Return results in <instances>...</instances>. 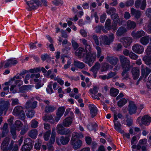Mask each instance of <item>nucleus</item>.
<instances>
[{
    "instance_id": "680f3d73",
    "label": "nucleus",
    "mask_w": 151,
    "mask_h": 151,
    "mask_svg": "<svg viewBox=\"0 0 151 151\" xmlns=\"http://www.w3.org/2000/svg\"><path fill=\"white\" fill-rule=\"evenodd\" d=\"M116 9L114 8H111L109 10L106 11V12L109 14H112L115 13Z\"/></svg>"
},
{
    "instance_id": "864d4df0",
    "label": "nucleus",
    "mask_w": 151,
    "mask_h": 151,
    "mask_svg": "<svg viewBox=\"0 0 151 151\" xmlns=\"http://www.w3.org/2000/svg\"><path fill=\"white\" fill-rule=\"evenodd\" d=\"M72 46L74 50L77 49L79 47L78 44L74 40L71 41Z\"/></svg>"
},
{
    "instance_id": "4be33fe9",
    "label": "nucleus",
    "mask_w": 151,
    "mask_h": 151,
    "mask_svg": "<svg viewBox=\"0 0 151 151\" xmlns=\"http://www.w3.org/2000/svg\"><path fill=\"white\" fill-rule=\"evenodd\" d=\"M107 61L111 64L113 65H116L118 61V59L114 57L107 56L106 57Z\"/></svg>"
},
{
    "instance_id": "de8ad7c7",
    "label": "nucleus",
    "mask_w": 151,
    "mask_h": 151,
    "mask_svg": "<svg viewBox=\"0 0 151 151\" xmlns=\"http://www.w3.org/2000/svg\"><path fill=\"white\" fill-rule=\"evenodd\" d=\"M128 115H127L126 116V117L127 118V125L128 127H130L131 126L133 123V120L131 118H129L128 117Z\"/></svg>"
},
{
    "instance_id": "bb28decb",
    "label": "nucleus",
    "mask_w": 151,
    "mask_h": 151,
    "mask_svg": "<svg viewBox=\"0 0 151 151\" xmlns=\"http://www.w3.org/2000/svg\"><path fill=\"white\" fill-rule=\"evenodd\" d=\"M38 134V131L37 129H33L29 131L28 133V136L32 138L35 139Z\"/></svg>"
},
{
    "instance_id": "58836bf2",
    "label": "nucleus",
    "mask_w": 151,
    "mask_h": 151,
    "mask_svg": "<svg viewBox=\"0 0 151 151\" xmlns=\"http://www.w3.org/2000/svg\"><path fill=\"white\" fill-rule=\"evenodd\" d=\"M100 67V64L99 62H96L94 65L91 68V70L95 72H98Z\"/></svg>"
},
{
    "instance_id": "2f4dec72",
    "label": "nucleus",
    "mask_w": 151,
    "mask_h": 151,
    "mask_svg": "<svg viewBox=\"0 0 151 151\" xmlns=\"http://www.w3.org/2000/svg\"><path fill=\"white\" fill-rule=\"evenodd\" d=\"M145 64L149 65L151 68V56L145 55L144 56L143 59Z\"/></svg>"
},
{
    "instance_id": "aec40b11",
    "label": "nucleus",
    "mask_w": 151,
    "mask_h": 151,
    "mask_svg": "<svg viewBox=\"0 0 151 151\" xmlns=\"http://www.w3.org/2000/svg\"><path fill=\"white\" fill-rule=\"evenodd\" d=\"M132 74L134 79H137L139 75V69L137 67L133 68L132 71Z\"/></svg>"
},
{
    "instance_id": "0e129e2a",
    "label": "nucleus",
    "mask_w": 151,
    "mask_h": 151,
    "mask_svg": "<svg viewBox=\"0 0 151 151\" xmlns=\"http://www.w3.org/2000/svg\"><path fill=\"white\" fill-rule=\"evenodd\" d=\"M50 57L49 55L47 54H45L44 55H42L41 56V60L43 61H44L47 59L49 58Z\"/></svg>"
},
{
    "instance_id": "f03ea898",
    "label": "nucleus",
    "mask_w": 151,
    "mask_h": 151,
    "mask_svg": "<svg viewBox=\"0 0 151 151\" xmlns=\"http://www.w3.org/2000/svg\"><path fill=\"white\" fill-rule=\"evenodd\" d=\"M83 137V136L81 133H79L76 132L73 133L70 143L75 150L80 148L82 146V141L78 138Z\"/></svg>"
},
{
    "instance_id": "a211bd4d",
    "label": "nucleus",
    "mask_w": 151,
    "mask_h": 151,
    "mask_svg": "<svg viewBox=\"0 0 151 151\" xmlns=\"http://www.w3.org/2000/svg\"><path fill=\"white\" fill-rule=\"evenodd\" d=\"M141 122L143 124L148 125L151 122V117L148 115H145L142 117Z\"/></svg>"
},
{
    "instance_id": "6e6d98bb",
    "label": "nucleus",
    "mask_w": 151,
    "mask_h": 151,
    "mask_svg": "<svg viewBox=\"0 0 151 151\" xmlns=\"http://www.w3.org/2000/svg\"><path fill=\"white\" fill-rule=\"evenodd\" d=\"M114 21H115V23H116V25L118 24L119 25H124L125 23V21L123 19H114Z\"/></svg>"
},
{
    "instance_id": "e2e57ef3",
    "label": "nucleus",
    "mask_w": 151,
    "mask_h": 151,
    "mask_svg": "<svg viewBox=\"0 0 151 151\" xmlns=\"http://www.w3.org/2000/svg\"><path fill=\"white\" fill-rule=\"evenodd\" d=\"M81 40V42L84 46V47L90 45L86 40L85 39H82Z\"/></svg>"
},
{
    "instance_id": "69168bd1",
    "label": "nucleus",
    "mask_w": 151,
    "mask_h": 151,
    "mask_svg": "<svg viewBox=\"0 0 151 151\" xmlns=\"http://www.w3.org/2000/svg\"><path fill=\"white\" fill-rule=\"evenodd\" d=\"M134 3L133 0H129L126 1L125 3V5L126 6H132Z\"/></svg>"
},
{
    "instance_id": "ddd939ff",
    "label": "nucleus",
    "mask_w": 151,
    "mask_h": 151,
    "mask_svg": "<svg viewBox=\"0 0 151 151\" xmlns=\"http://www.w3.org/2000/svg\"><path fill=\"white\" fill-rule=\"evenodd\" d=\"M69 140V138L68 137H64L63 136H61L60 137L59 139L56 138V142L59 145H61V144L64 145L68 143Z\"/></svg>"
},
{
    "instance_id": "2eb2a0df",
    "label": "nucleus",
    "mask_w": 151,
    "mask_h": 151,
    "mask_svg": "<svg viewBox=\"0 0 151 151\" xmlns=\"http://www.w3.org/2000/svg\"><path fill=\"white\" fill-rule=\"evenodd\" d=\"M88 107L91 117H94L97 114L98 109L96 106L93 104H89Z\"/></svg>"
},
{
    "instance_id": "f257e3e1",
    "label": "nucleus",
    "mask_w": 151,
    "mask_h": 151,
    "mask_svg": "<svg viewBox=\"0 0 151 151\" xmlns=\"http://www.w3.org/2000/svg\"><path fill=\"white\" fill-rule=\"evenodd\" d=\"M84 49L86 53V55L83 59V61L91 66L93 65L96 56L97 58H99L100 57L101 52V48L99 46L96 47L97 56L95 52H92V48L90 45L85 47Z\"/></svg>"
},
{
    "instance_id": "f704fd0d",
    "label": "nucleus",
    "mask_w": 151,
    "mask_h": 151,
    "mask_svg": "<svg viewBox=\"0 0 151 151\" xmlns=\"http://www.w3.org/2000/svg\"><path fill=\"white\" fill-rule=\"evenodd\" d=\"M32 148L33 145L32 140L30 138H27L24 140V144Z\"/></svg>"
},
{
    "instance_id": "dca6fc26",
    "label": "nucleus",
    "mask_w": 151,
    "mask_h": 151,
    "mask_svg": "<svg viewBox=\"0 0 151 151\" xmlns=\"http://www.w3.org/2000/svg\"><path fill=\"white\" fill-rule=\"evenodd\" d=\"M75 55L79 58H83L86 55L84 49L82 47H79L75 51Z\"/></svg>"
},
{
    "instance_id": "393cba45",
    "label": "nucleus",
    "mask_w": 151,
    "mask_h": 151,
    "mask_svg": "<svg viewBox=\"0 0 151 151\" xmlns=\"http://www.w3.org/2000/svg\"><path fill=\"white\" fill-rule=\"evenodd\" d=\"M37 103L36 101H34L32 102L30 100H29L26 104L25 108L27 109L29 108L35 109L36 107Z\"/></svg>"
},
{
    "instance_id": "5fc2aeb1",
    "label": "nucleus",
    "mask_w": 151,
    "mask_h": 151,
    "mask_svg": "<svg viewBox=\"0 0 151 151\" xmlns=\"http://www.w3.org/2000/svg\"><path fill=\"white\" fill-rule=\"evenodd\" d=\"M129 56L132 59L135 60H137L138 57V55L132 51L130 52Z\"/></svg>"
},
{
    "instance_id": "7c9ffc66",
    "label": "nucleus",
    "mask_w": 151,
    "mask_h": 151,
    "mask_svg": "<svg viewBox=\"0 0 151 151\" xmlns=\"http://www.w3.org/2000/svg\"><path fill=\"white\" fill-rule=\"evenodd\" d=\"M149 37L148 36H146L141 38L139 41L142 45H146L149 43Z\"/></svg>"
},
{
    "instance_id": "0eeeda50",
    "label": "nucleus",
    "mask_w": 151,
    "mask_h": 151,
    "mask_svg": "<svg viewBox=\"0 0 151 151\" xmlns=\"http://www.w3.org/2000/svg\"><path fill=\"white\" fill-rule=\"evenodd\" d=\"M29 8L28 9L29 11H31L35 9L40 5L39 0H32L27 2Z\"/></svg>"
},
{
    "instance_id": "5701e85b",
    "label": "nucleus",
    "mask_w": 151,
    "mask_h": 151,
    "mask_svg": "<svg viewBox=\"0 0 151 151\" xmlns=\"http://www.w3.org/2000/svg\"><path fill=\"white\" fill-rule=\"evenodd\" d=\"M131 14L134 15V17L137 19L139 18L142 14L141 11L137 10L133 8H131Z\"/></svg>"
},
{
    "instance_id": "72a5a7b5",
    "label": "nucleus",
    "mask_w": 151,
    "mask_h": 151,
    "mask_svg": "<svg viewBox=\"0 0 151 151\" xmlns=\"http://www.w3.org/2000/svg\"><path fill=\"white\" fill-rule=\"evenodd\" d=\"M119 93V91L118 89L111 88L110 90V94L111 96L113 97H116L118 93Z\"/></svg>"
},
{
    "instance_id": "c85d7f7f",
    "label": "nucleus",
    "mask_w": 151,
    "mask_h": 151,
    "mask_svg": "<svg viewBox=\"0 0 151 151\" xmlns=\"http://www.w3.org/2000/svg\"><path fill=\"white\" fill-rule=\"evenodd\" d=\"M136 26L135 23L130 20H128L127 22V28L129 29H133Z\"/></svg>"
},
{
    "instance_id": "ea45409f",
    "label": "nucleus",
    "mask_w": 151,
    "mask_h": 151,
    "mask_svg": "<svg viewBox=\"0 0 151 151\" xmlns=\"http://www.w3.org/2000/svg\"><path fill=\"white\" fill-rule=\"evenodd\" d=\"M127 102V100L124 98H123L121 99L118 102V105L119 107H121L125 105Z\"/></svg>"
},
{
    "instance_id": "20e7f679",
    "label": "nucleus",
    "mask_w": 151,
    "mask_h": 151,
    "mask_svg": "<svg viewBox=\"0 0 151 151\" xmlns=\"http://www.w3.org/2000/svg\"><path fill=\"white\" fill-rule=\"evenodd\" d=\"M12 114L22 120H24L25 119V114L23 111V108L20 106L15 107L13 110Z\"/></svg>"
},
{
    "instance_id": "bf43d9fd",
    "label": "nucleus",
    "mask_w": 151,
    "mask_h": 151,
    "mask_svg": "<svg viewBox=\"0 0 151 151\" xmlns=\"http://www.w3.org/2000/svg\"><path fill=\"white\" fill-rule=\"evenodd\" d=\"M53 4L56 6H58L60 4L62 5L63 4V1L61 0H56L52 1Z\"/></svg>"
},
{
    "instance_id": "49530a36",
    "label": "nucleus",
    "mask_w": 151,
    "mask_h": 151,
    "mask_svg": "<svg viewBox=\"0 0 151 151\" xmlns=\"http://www.w3.org/2000/svg\"><path fill=\"white\" fill-rule=\"evenodd\" d=\"M52 81L50 82V83L48 85L46 89L47 92L50 94L53 92V91L52 88Z\"/></svg>"
},
{
    "instance_id": "6e6552de",
    "label": "nucleus",
    "mask_w": 151,
    "mask_h": 151,
    "mask_svg": "<svg viewBox=\"0 0 151 151\" xmlns=\"http://www.w3.org/2000/svg\"><path fill=\"white\" fill-rule=\"evenodd\" d=\"M116 26V23H115L114 19L112 23H111L110 19H107L105 24V28L108 30L112 29L113 30H115L117 28Z\"/></svg>"
},
{
    "instance_id": "774afa93",
    "label": "nucleus",
    "mask_w": 151,
    "mask_h": 151,
    "mask_svg": "<svg viewBox=\"0 0 151 151\" xmlns=\"http://www.w3.org/2000/svg\"><path fill=\"white\" fill-rule=\"evenodd\" d=\"M146 52L147 55H151V46H148L147 47V48L146 50Z\"/></svg>"
},
{
    "instance_id": "c03bdc74",
    "label": "nucleus",
    "mask_w": 151,
    "mask_h": 151,
    "mask_svg": "<svg viewBox=\"0 0 151 151\" xmlns=\"http://www.w3.org/2000/svg\"><path fill=\"white\" fill-rule=\"evenodd\" d=\"M23 124L21 121L19 120H16L14 123V126L16 128H18L22 127Z\"/></svg>"
},
{
    "instance_id": "1a4fd4ad",
    "label": "nucleus",
    "mask_w": 151,
    "mask_h": 151,
    "mask_svg": "<svg viewBox=\"0 0 151 151\" xmlns=\"http://www.w3.org/2000/svg\"><path fill=\"white\" fill-rule=\"evenodd\" d=\"M132 38L127 37L122 38L120 40V42H122L123 46L127 48L129 46L132 42Z\"/></svg>"
},
{
    "instance_id": "4468645a",
    "label": "nucleus",
    "mask_w": 151,
    "mask_h": 151,
    "mask_svg": "<svg viewBox=\"0 0 151 151\" xmlns=\"http://www.w3.org/2000/svg\"><path fill=\"white\" fill-rule=\"evenodd\" d=\"M141 67L142 77L146 78L151 72V69L143 65H142Z\"/></svg>"
},
{
    "instance_id": "4d7b16f0",
    "label": "nucleus",
    "mask_w": 151,
    "mask_h": 151,
    "mask_svg": "<svg viewBox=\"0 0 151 151\" xmlns=\"http://www.w3.org/2000/svg\"><path fill=\"white\" fill-rule=\"evenodd\" d=\"M32 148L28 146L24 145L22 147V151H30Z\"/></svg>"
},
{
    "instance_id": "7ed1b4c3",
    "label": "nucleus",
    "mask_w": 151,
    "mask_h": 151,
    "mask_svg": "<svg viewBox=\"0 0 151 151\" xmlns=\"http://www.w3.org/2000/svg\"><path fill=\"white\" fill-rule=\"evenodd\" d=\"M10 139L7 137L5 138L3 140L1 145V150L5 151L6 150H10L12 147V145H14V141L12 140L8 147V145L10 141Z\"/></svg>"
},
{
    "instance_id": "13d9d810",
    "label": "nucleus",
    "mask_w": 151,
    "mask_h": 151,
    "mask_svg": "<svg viewBox=\"0 0 151 151\" xmlns=\"http://www.w3.org/2000/svg\"><path fill=\"white\" fill-rule=\"evenodd\" d=\"M12 102L11 105L12 106H14L19 104V100L17 99H11Z\"/></svg>"
},
{
    "instance_id": "09e8293b",
    "label": "nucleus",
    "mask_w": 151,
    "mask_h": 151,
    "mask_svg": "<svg viewBox=\"0 0 151 151\" xmlns=\"http://www.w3.org/2000/svg\"><path fill=\"white\" fill-rule=\"evenodd\" d=\"M51 134V130H49L47 131L44 134V138L45 140H47L49 138Z\"/></svg>"
},
{
    "instance_id": "c9c22d12",
    "label": "nucleus",
    "mask_w": 151,
    "mask_h": 151,
    "mask_svg": "<svg viewBox=\"0 0 151 151\" xmlns=\"http://www.w3.org/2000/svg\"><path fill=\"white\" fill-rule=\"evenodd\" d=\"M102 40L104 45H109L111 43L108 37L106 35L102 36Z\"/></svg>"
},
{
    "instance_id": "f8f14e48",
    "label": "nucleus",
    "mask_w": 151,
    "mask_h": 151,
    "mask_svg": "<svg viewBox=\"0 0 151 151\" xmlns=\"http://www.w3.org/2000/svg\"><path fill=\"white\" fill-rule=\"evenodd\" d=\"M136 0L135 2V6L137 9L140 8L144 10L146 6V0Z\"/></svg>"
},
{
    "instance_id": "473e14b6",
    "label": "nucleus",
    "mask_w": 151,
    "mask_h": 151,
    "mask_svg": "<svg viewBox=\"0 0 151 151\" xmlns=\"http://www.w3.org/2000/svg\"><path fill=\"white\" fill-rule=\"evenodd\" d=\"M56 109V107L53 106L47 105L45 108V111L46 113L52 112Z\"/></svg>"
},
{
    "instance_id": "a878e982",
    "label": "nucleus",
    "mask_w": 151,
    "mask_h": 151,
    "mask_svg": "<svg viewBox=\"0 0 151 151\" xmlns=\"http://www.w3.org/2000/svg\"><path fill=\"white\" fill-rule=\"evenodd\" d=\"M72 122V119L70 117L66 118L63 123V125L65 127H68L71 125Z\"/></svg>"
},
{
    "instance_id": "9b49d317",
    "label": "nucleus",
    "mask_w": 151,
    "mask_h": 151,
    "mask_svg": "<svg viewBox=\"0 0 151 151\" xmlns=\"http://www.w3.org/2000/svg\"><path fill=\"white\" fill-rule=\"evenodd\" d=\"M132 50L135 53L138 54H141L143 53L144 48L143 46L139 44H135L132 47Z\"/></svg>"
},
{
    "instance_id": "f3484780",
    "label": "nucleus",
    "mask_w": 151,
    "mask_h": 151,
    "mask_svg": "<svg viewBox=\"0 0 151 151\" xmlns=\"http://www.w3.org/2000/svg\"><path fill=\"white\" fill-rule=\"evenodd\" d=\"M0 108L2 110H7L10 106L8 101H5L2 99L0 100Z\"/></svg>"
},
{
    "instance_id": "8fccbe9b",
    "label": "nucleus",
    "mask_w": 151,
    "mask_h": 151,
    "mask_svg": "<svg viewBox=\"0 0 151 151\" xmlns=\"http://www.w3.org/2000/svg\"><path fill=\"white\" fill-rule=\"evenodd\" d=\"M109 65L107 63H105L104 64L101 68V72H105L107 71L109 68Z\"/></svg>"
},
{
    "instance_id": "c756f323",
    "label": "nucleus",
    "mask_w": 151,
    "mask_h": 151,
    "mask_svg": "<svg viewBox=\"0 0 151 151\" xmlns=\"http://www.w3.org/2000/svg\"><path fill=\"white\" fill-rule=\"evenodd\" d=\"M73 65L75 66L79 69H82L85 67V65L84 63L78 60H75Z\"/></svg>"
},
{
    "instance_id": "a18cd8bd",
    "label": "nucleus",
    "mask_w": 151,
    "mask_h": 151,
    "mask_svg": "<svg viewBox=\"0 0 151 151\" xmlns=\"http://www.w3.org/2000/svg\"><path fill=\"white\" fill-rule=\"evenodd\" d=\"M65 111V109L64 107H60L58 109V112L56 113V114L62 116L63 115Z\"/></svg>"
},
{
    "instance_id": "6ab92c4d",
    "label": "nucleus",
    "mask_w": 151,
    "mask_h": 151,
    "mask_svg": "<svg viewBox=\"0 0 151 151\" xmlns=\"http://www.w3.org/2000/svg\"><path fill=\"white\" fill-rule=\"evenodd\" d=\"M145 35V32L142 30L138 31L136 32H133L132 33V35L135 39H139Z\"/></svg>"
},
{
    "instance_id": "a19ab883",
    "label": "nucleus",
    "mask_w": 151,
    "mask_h": 151,
    "mask_svg": "<svg viewBox=\"0 0 151 151\" xmlns=\"http://www.w3.org/2000/svg\"><path fill=\"white\" fill-rule=\"evenodd\" d=\"M33 85H24L21 87V89L22 90L27 91L31 90L32 87H33Z\"/></svg>"
},
{
    "instance_id": "79ce46f5",
    "label": "nucleus",
    "mask_w": 151,
    "mask_h": 151,
    "mask_svg": "<svg viewBox=\"0 0 151 151\" xmlns=\"http://www.w3.org/2000/svg\"><path fill=\"white\" fill-rule=\"evenodd\" d=\"M38 122L35 119L32 120L31 122L30 126L33 128H36L38 126Z\"/></svg>"
},
{
    "instance_id": "3c124183",
    "label": "nucleus",
    "mask_w": 151,
    "mask_h": 151,
    "mask_svg": "<svg viewBox=\"0 0 151 151\" xmlns=\"http://www.w3.org/2000/svg\"><path fill=\"white\" fill-rule=\"evenodd\" d=\"M98 90V88L96 86H94L93 88L90 89L89 90V92L92 95L96 94Z\"/></svg>"
},
{
    "instance_id": "cd10ccee",
    "label": "nucleus",
    "mask_w": 151,
    "mask_h": 151,
    "mask_svg": "<svg viewBox=\"0 0 151 151\" xmlns=\"http://www.w3.org/2000/svg\"><path fill=\"white\" fill-rule=\"evenodd\" d=\"M127 30L125 27H120L117 31L116 34L117 36H121L127 32Z\"/></svg>"
},
{
    "instance_id": "4c0bfd02",
    "label": "nucleus",
    "mask_w": 151,
    "mask_h": 151,
    "mask_svg": "<svg viewBox=\"0 0 151 151\" xmlns=\"http://www.w3.org/2000/svg\"><path fill=\"white\" fill-rule=\"evenodd\" d=\"M17 129L14 126H12L10 128V132L12 135V137L14 139L16 138L17 136L16 135V130Z\"/></svg>"
},
{
    "instance_id": "39448f33",
    "label": "nucleus",
    "mask_w": 151,
    "mask_h": 151,
    "mask_svg": "<svg viewBox=\"0 0 151 151\" xmlns=\"http://www.w3.org/2000/svg\"><path fill=\"white\" fill-rule=\"evenodd\" d=\"M119 59L122 68L124 69L129 70L130 65L129 60L123 55H121Z\"/></svg>"
},
{
    "instance_id": "412c9836",
    "label": "nucleus",
    "mask_w": 151,
    "mask_h": 151,
    "mask_svg": "<svg viewBox=\"0 0 151 151\" xmlns=\"http://www.w3.org/2000/svg\"><path fill=\"white\" fill-rule=\"evenodd\" d=\"M113 122L114 123L115 129L119 132L121 134L123 133L124 132V131L121 129L122 126L120 123L118 121H113Z\"/></svg>"
},
{
    "instance_id": "338daca9",
    "label": "nucleus",
    "mask_w": 151,
    "mask_h": 151,
    "mask_svg": "<svg viewBox=\"0 0 151 151\" xmlns=\"http://www.w3.org/2000/svg\"><path fill=\"white\" fill-rule=\"evenodd\" d=\"M148 18H151V8L148 9L145 12Z\"/></svg>"
},
{
    "instance_id": "37998d69",
    "label": "nucleus",
    "mask_w": 151,
    "mask_h": 151,
    "mask_svg": "<svg viewBox=\"0 0 151 151\" xmlns=\"http://www.w3.org/2000/svg\"><path fill=\"white\" fill-rule=\"evenodd\" d=\"M35 111L33 110H29L28 112L26 113V115L28 117L32 118L34 115Z\"/></svg>"
},
{
    "instance_id": "423d86ee",
    "label": "nucleus",
    "mask_w": 151,
    "mask_h": 151,
    "mask_svg": "<svg viewBox=\"0 0 151 151\" xmlns=\"http://www.w3.org/2000/svg\"><path fill=\"white\" fill-rule=\"evenodd\" d=\"M57 132L61 135H68L70 134L71 132L70 130L64 127L63 125L61 124H59L56 127Z\"/></svg>"
},
{
    "instance_id": "9d476101",
    "label": "nucleus",
    "mask_w": 151,
    "mask_h": 151,
    "mask_svg": "<svg viewBox=\"0 0 151 151\" xmlns=\"http://www.w3.org/2000/svg\"><path fill=\"white\" fill-rule=\"evenodd\" d=\"M137 107L134 102L132 101L129 102L128 111L129 113L132 115L136 113Z\"/></svg>"
},
{
    "instance_id": "b1692460",
    "label": "nucleus",
    "mask_w": 151,
    "mask_h": 151,
    "mask_svg": "<svg viewBox=\"0 0 151 151\" xmlns=\"http://www.w3.org/2000/svg\"><path fill=\"white\" fill-rule=\"evenodd\" d=\"M43 120L45 121H48L51 124H53L55 122L53 117L51 114H47L43 117Z\"/></svg>"
},
{
    "instance_id": "603ef678",
    "label": "nucleus",
    "mask_w": 151,
    "mask_h": 151,
    "mask_svg": "<svg viewBox=\"0 0 151 151\" xmlns=\"http://www.w3.org/2000/svg\"><path fill=\"white\" fill-rule=\"evenodd\" d=\"M98 127V125L96 123H95L94 124H91L88 125V129L90 130H92L95 129L96 127Z\"/></svg>"
},
{
    "instance_id": "e433bc0d",
    "label": "nucleus",
    "mask_w": 151,
    "mask_h": 151,
    "mask_svg": "<svg viewBox=\"0 0 151 151\" xmlns=\"http://www.w3.org/2000/svg\"><path fill=\"white\" fill-rule=\"evenodd\" d=\"M129 70H127V69H124L122 73L123 79L127 80L129 78V76L128 72V71Z\"/></svg>"
},
{
    "instance_id": "052dcab7",
    "label": "nucleus",
    "mask_w": 151,
    "mask_h": 151,
    "mask_svg": "<svg viewBox=\"0 0 151 151\" xmlns=\"http://www.w3.org/2000/svg\"><path fill=\"white\" fill-rule=\"evenodd\" d=\"M92 37L94 40L96 45H99L98 37L96 35H93L92 36Z\"/></svg>"
}]
</instances>
